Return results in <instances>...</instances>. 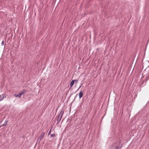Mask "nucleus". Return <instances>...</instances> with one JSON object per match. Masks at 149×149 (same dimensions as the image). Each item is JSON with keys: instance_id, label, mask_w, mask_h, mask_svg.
<instances>
[{"instance_id": "obj_11", "label": "nucleus", "mask_w": 149, "mask_h": 149, "mask_svg": "<svg viewBox=\"0 0 149 149\" xmlns=\"http://www.w3.org/2000/svg\"><path fill=\"white\" fill-rule=\"evenodd\" d=\"M74 80V82H76V83H77V82H78V80H76V79H75V80Z\"/></svg>"}, {"instance_id": "obj_7", "label": "nucleus", "mask_w": 149, "mask_h": 149, "mask_svg": "<svg viewBox=\"0 0 149 149\" xmlns=\"http://www.w3.org/2000/svg\"><path fill=\"white\" fill-rule=\"evenodd\" d=\"M21 95L20 94V93H19V94L17 95V94H15L14 95V96H15L16 97H20Z\"/></svg>"}, {"instance_id": "obj_3", "label": "nucleus", "mask_w": 149, "mask_h": 149, "mask_svg": "<svg viewBox=\"0 0 149 149\" xmlns=\"http://www.w3.org/2000/svg\"><path fill=\"white\" fill-rule=\"evenodd\" d=\"M45 135V133L44 132H42L41 134V135L39 136L38 140H39L40 141L42 139Z\"/></svg>"}, {"instance_id": "obj_1", "label": "nucleus", "mask_w": 149, "mask_h": 149, "mask_svg": "<svg viewBox=\"0 0 149 149\" xmlns=\"http://www.w3.org/2000/svg\"><path fill=\"white\" fill-rule=\"evenodd\" d=\"M64 113V111L63 110V109H62L60 113L59 114V115L58 116L57 118V123H59L60 122V121L61 118L63 116V114Z\"/></svg>"}, {"instance_id": "obj_12", "label": "nucleus", "mask_w": 149, "mask_h": 149, "mask_svg": "<svg viewBox=\"0 0 149 149\" xmlns=\"http://www.w3.org/2000/svg\"><path fill=\"white\" fill-rule=\"evenodd\" d=\"M1 45H4V41H3L2 42H1Z\"/></svg>"}, {"instance_id": "obj_5", "label": "nucleus", "mask_w": 149, "mask_h": 149, "mask_svg": "<svg viewBox=\"0 0 149 149\" xmlns=\"http://www.w3.org/2000/svg\"><path fill=\"white\" fill-rule=\"evenodd\" d=\"M83 93L82 91H80V92L79 93V98L80 99L83 96Z\"/></svg>"}, {"instance_id": "obj_6", "label": "nucleus", "mask_w": 149, "mask_h": 149, "mask_svg": "<svg viewBox=\"0 0 149 149\" xmlns=\"http://www.w3.org/2000/svg\"><path fill=\"white\" fill-rule=\"evenodd\" d=\"M74 83V80H73L71 81L70 85V87H72V86Z\"/></svg>"}, {"instance_id": "obj_13", "label": "nucleus", "mask_w": 149, "mask_h": 149, "mask_svg": "<svg viewBox=\"0 0 149 149\" xmlns=\"http://www.w3.org/2000/svg\"><path fill=\"white\" fill-rule=\"evenodd\" d=\"M82 84H81V85L80 86H79V88H78V90L82 86Z\"/></svg>"}, {"instance_id": "obj_14", "label": "nucleus", "mask_w": 149, "mask_h": 149, "mask_svg": "<svg viewBox=\"0 0 149 149\" xmlns=\"http://www.w3.org/2000/svg\"><path fill=\"white\" fill-rule=\"evenodd\" d=\"M50 132V130L49 131V132Z\"/></svg>"}, {"instance_id": "obj_8", "label": "nucleus", "mask_w": 149, "mask_h": 149, "mask_svg": "<svg viewBox=\"0 0 149 149\" xmlns=\"http://www.w3.org/2000/svg\"><path fill=\"white\" fill-rule=\"evenodd\" d=\"M26 91L25 90H23L21 92L19 93L21 95H22L23 94L25 93H26Z\"/></svg>"}, {"instance_id": "obj_2", "label": "nucleus", "mask_w": 149, "mask_h": 149, "mask_svg": "<svg viewBox=\"0 0 149 149\" xmlns=\"http://www.w3.org/2000/svg\"><path fill=\"white\" fill-rule=\"evenodd\" d=\"M116 144H114L113 145V149H120L121 148V146H116Z\"/></svg>"}, {"instance_id": "obj_9", "label": "nucleus", "mask_w": 149, "mask_h": 149, "mask_svg": "<svg viewBox=\"0 0 149 149\" xmlns=\"http://www.w3.org/2000/svg\"><path fill=\"white\" fill-rule=\"evenodd\" d=\"M8 120H7V121L6 120L5 122L2 125V126H6L7 123H8Z\"/></svg>"}, {"instance_id": "obj_10", "label": "nucleus", "mask_w": 149, "mask_h": 149, "mask_svg": "<svg viewBox=\"0 0 149 149\" xmlns=\"http://www.w3.org/2000/svg\"><path fill=\"white\" fill-rule=\"evenodd\" d=\"M55 136V134H52L50 135L51 137H53Z\"/></svg>"}, {"instance_id": "obj_4", "label": "nucleus", "mask_w": 149, "mask_h": 149, "mask_svg": "<svg viewBox=\"0 0 149 149\" xmlns=\"http://www.w3.org/2000/svg\"><path fill=\"white\" fill-rule=\"evenodd\" d=\"M0 101H1L3 99V98L5 97L6 96L5 95H0Z\"/></svg>"}]
</instances>
